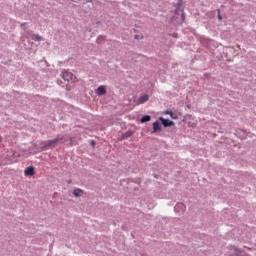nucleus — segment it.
<instances>
[{
    "mask_svg": "<svg viewBox=\"0 0 256 256\" xmlns=\"http://www.w3.org/2000/svg\"><path fill=\"white\" fill-rule=\"evenodd\" d=\"M73 195L74 197H81V195H83V191L81 190V188H77L73 191Z\"/></svg>",
    "mask_w": 256,
    "mask_h": 256,
    "instance_id": "obj_9",
    "label": "nucleus"
},
{
    "mask_svg": "<svg viewBox=\"0 0 256 256\" xmlns=\"http://www.w3.org/2000/svg\"><path fill=\"white\" fill-rule=\"evenodd\" d=\"M24 173H25V175H28L31 177V176L35 175V168L33 166H30V167L26 168Z\"/></svg>",
    "mask_w": 256,
    "mask_h": 256,
    "instance_id": "obj_6",
    "label": "nucleus"
},
{
    "mask_svg": "<svg viewBox=\"0 0 256 256\" xmlns=\"http://www.w3.org/2000/svg\"><path fill=\"white\" fill-rule=\"evenodd\" d=\"M135 38H136V39H139V36L136 35Z\"/></svg>",
    "mask_w": 256,
    "mask_h": 256,
    "instance_id": "obj_16",
    "label": "nucleus"
},
{
    "mask_svg": "<svg viewBox=\"0 0 256 256\" xmlns=\"http://www.w3.org/2000/svg\"><path fill=\"white\" fill-rule=\"evenodd\" d=\"M92 145H93V147H95V142L92 141Z\"/></svg>",
    "mask_w": 256,
    "mask_h": 256,
    "instance_id": "obj_15",
    "label": "nucleus"
},
{
    "mask_svg": "<svg viewBox=\"0 0 256 256\" xmlns=\"http://www.w3.org/2000/svg\"><path fill=\"white\" fill-rule=\"evenodd\" d=\"M164 113H165V115H170V117L172 119H177V116H175V114H173V110H166Z\"/></svg>",
    "mask_w": 256,
    "mask_h": 256,
    "instance_id": "obj_11",
    "label": "nucleus"
},
{
    "mask_svg": "<svg viewBox=\"0 0 256 256\" xmlns=\"http://www.w3.org/2000/svg\"><path fill=\"white\" fill-rule=\"evenodd\" d=\"M29 37L32 41H43V38L39 34H29Z\"/></svg>",
    "mask_w": 256,
    "mask_h": 256,
    "instance_id": "obj_7",
    "label": "nucleus"
},
{
    "mask_svg": "<svg viewBox=\"0 0 256 256\" xmlns=\"http://www.w3.org/2000/svg\"><path fill=\"white\" fill-rule=\"evenodd\" d=\"M0 141H1V136H0Z\"/></svg>",
    "mask_w": 256,
    "mask_h": 256,
    "instance_id": "obj_17",
    "label": "nucleus"
},
{
    "mask_svg": "<svg viewBox=\"0 0 256 256\" xmlns=\"http://www.w3.org/2000/svg\"><path fill=\"white\" fill-rule=\"evenodd\" d=\"M221 11L220 10H218V19H219V21H221L222 19H223V17H221Z\"/></svg>",
    "mask_w": 256,
    "mask_h": 256,
    "instance_id": "obj_14",
    "label": "nucleus"
},
{
    "mask_svg": "<svg viewBox=\"0 0 256 256\" xmlns=\"http://www.w3.org/2000/svg\"><path fill=\"white\" fill-rule=\"evenodd\" d=\"M231 253H234V255H230V256H239V250H237L236 248H231Z\"/></svg>",
    "mask_w": 256,
    "mask_h": 256,
    "instance_id": "obj_13",
    "label": "nucleus"
},
{
    "mask_svg": "<svg viewBox=\"0 0 256 256\" xmlns=\"http://www.w3.org/2000/svg\"><path fill=\"white\" fill-rule=\"evenodd\" d=\"M140 121H141V123H147V122L151 121V116H149V115L143 116Z\"/></svg>",
    "mask_w": 256,
    "mask_h": 256,
    "instance_id": "obj_12",
    "label": "nucleus"
},
{
    "mask_svg": "<svg viewBox=\"0 0 256 256\" xmlns=\"http://www.w3.org/2000/svg\"><path fill=\"white\" fill-rule=\"evenodd\" d=\"M61 77L68 83H75L77 81V76L67 70L62 71Z\"/></svg>",
    "mask_w": 256,
    "mask_h": 256,
    "instance_id": "obj_1",
    "label": "nucleus"
},
{
    "mask_svg": "<svg viewBox=\"0 0 256 256\" xmlns=\"http://www.w3.org/2000/svg\"><path fill=\"white\" fill-rule=\"evenodd\" d=\"M159 120L161 121L162 125L164 127H173V125H175V123L169 119H165L163 117H160Z\"/></svg>",
    "mask_w": 256,
    "mask_h": 256,
    "instance_id": "obj_2",
    "label": "nucleus"
},
{
    "mask_svg": "<svg viewBox=\"0 0 256 256\" xmlns=\"http://www.w3.org/2000/svg\"><path fill=\"white\" fill-rule=\"evenodd\" d=\"M96 95L101 97L102 95H107V89L105 86L101 85L96 89Z\"/></svg>",
    "mask_w": 256,
    "mask_h": 256,
    "instance_id": "obj_3",
    "label": "nucleus"
},
{
    "mask_svg": "<svg viewBox=\"0 0 256 256\" xmlns=\"http://www.w3.org/2000/svg\"><path fill=\"white\" fill-rule=\"evenodd\" d=\"M129 137H133V131H127L122 135V139H129Z\"/></svg>",
    "mask_w": 256,
    "mask_h": 256,
    "instance_id": "obj_10",
    "label": "nucleus"
},
{
    "mask_svg": "<svg viewBox=\"0 0 256 256\" xmlns=\"http://www.w3.org/2000/svg\"><path fill=\"white\" fill-rule=\"evenodd\" d=\"M157 131H161V124L157 121L153 123V131L152 133H157Z\"/></svg>",
    "mask_w": 256,
    "mask_h": 256,
    "instance_id": "obj_8",
    "label": "nucleus"
},
{
    "mask_svg": "<svg viewBox=\"0 0 256 256\" xmlns=\"http://www.w3.org/2000/svg\"><path fill=\"white\" fill-rule=\"evenodd\" d=\"M59 141H63V137L49 140L48 143L44 147H51L52 145H56V143H59Z\"/></svg>",
    "mask_w": 256,
    "mask_h": 256,
    "instance_id": "obj_4",
    "label": "nucleus"
},
{
    "mask_svg": "<svg viewBox=\"0 0 256 256\" xmlns=\"http://www.w3.org/2000/svg\"><path fill=\"white\" fill-rule=\"evenodd\" d=\"M147 101H149V95L147 94H144L138 98V103H140V105L147 103Z\"/></svg>",
    "mask_w": 256,
    "mask_h": 256,
    "instance_id": "obj_5",
    "label": "nucleus"
}]
</instances>
